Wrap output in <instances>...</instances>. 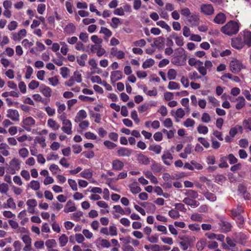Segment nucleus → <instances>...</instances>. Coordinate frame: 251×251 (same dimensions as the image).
<instances>
[{"mask_svg": "<svg viewBox=\"0 0 251 251\" xmlns=\"http://www.w3.org/2000/svg\"><path fill=\"white\" fill-rule=\"evenodd\" d=\"M79 176L86 179L92 177V172L89 169H85L79 174Z\"/></svg>", "mask_w": 251, "mask_h": 251, "instance_id": "c85d7f7f", "label": "nucleus"}, {"mask_svg": "<svg viewBox=\"0 0 251 251\" xmlns=\"http://www.w3.org/2000/svg\"><path fill=\"white\" fill-rule=\"evenodd\" d=\"M31 188L35 191H37L40 188V183L37 180H33L30 183Z\"/></svg>", "mask_w": 251, "mask_h": 251, "instance_id": "a18cd8bd", "label": "nucleus"}, {"mask_svg": "<svg viewBox=\"0 0 251 251\" xmlns=\"http://www.w3.org/2000/svg\"><path fill=\"white\" fill-rule=\"evenodd\" d=\"M88 56L86 54H82L80 56L77 57V62L81 66L85 65V61L87 59Z\"/></svg>", "mask_w": 251, "mask_h": 251, "instance_id": "c756f323", "label": "nucleus"}, {"mask_svg": "<svg viewBox=\"0 0 251 251\" xmlns=\"http://www.w3.org/2000/svg\"><path fill=\"white\" fill-rule=\"evenodd\" d=\"M74 77L75 81L78 83H80L82 81L81 75L77 71H75L74 73Z\"/></svg>", "mask_w": 251, "mask_h": 251, "instance_id": "774afa93", "label": "nucleus"}, {"mask_svg": "<svg viewBox=\"0 0 251 251\" xmlns=\"http://www.w3.org/2000/svg\"><path fill=\"white\" fill-rule=\"evenodd\" d=\"M226 17L225 14L220 12L217 14L213 19V22L219 25H222L226 21Z\"/></svg>", "mask_w": 251, "mask_h": 251, "instance_id": "2eb2a0df", "label": "nucleus"}, {"mask_svg": "<svg viewBox=\"0 0 251 251\" xmlns=\"http://www.w3.org/2000/svg\"><path fill=\"white\" fill-rule=\"evenodd\" d=\"M189 228L192 231H199L201 229L200 226L198 224H192L188 226Z\"/></svg>", "mask_w": 251, "mask_h": 251, "instance_id": "338daca9", "label": "nucleus"}, {"mask_svg": "<svg viewBox=\"0 0 251 251\" xmlns=\"http://www.w3.org/2000/svg\"><path fill=\"white\" fill-rule=\"evenodd\" d=\"M237 103L236 104V108L238 110L242 109L245 105V99L242 96H240L237 99Z\"/></svg>", "mask_w": 251, "mask_h": 251, "instance_id": "a878e982", "label": "nucleus"}, {"mask_svg": "<svg viewBox=\"0 0 251 251\" xmlns=\"http://www.w3.org/2000/svg\"><path fill=\"white\" fill-rule=\"evenodd\" d=\"M49 126L54 130H57L59 128V125L52 119H50L48 121Z\"/></svg>", "mask_w": 251, "mask_h": 251, "instance_id": "58836bf2", "label": "nucleus"}, {"mask_svg": "<svg viewBox=\"0 0 251 251\" xmlns=\"http://www.w3.org/2000/svg\"><path fill=\"white\" fill-rule=\"evenodd\" d=\"M58 77L55 76L54 77H50L48 80L50 84L53 86L57 85L59 83Z\"/></svg>", "mask_w": 251, "mask_h": 251, "instance_id": "864d4df0", "label": "nucleus"}, {"mask_svg": "<svg viewBox=\"0 0 251 251\" xmlns=\"http://www.w3.org/2000/svg\"><path fill=\"white\" fill-rule=\"evenodd\" d=\"M6 165L8 166L7 163ZM20 160L18 158H14L10 161L6 172L11 175H14L16 174L17 171H18L20 169Z\"/></svg>", "mask_w": 251, "mask_h": 251, "instance_id": "7ed1b4c3", "label": "nucleus"}, {"mask_svg": "<svg viewBox=\"0 0 251 251\" xmlns=\"http://www.w3.org/2000/svg\"><path fill=\"white\" fill-rule=\"evenodd\" d=\"M201 11L206 15H211L213 14L214 9L210 4H202L201 6Z\"/></svg>", "mask_w": 251, "mask_h": 251, "instance_id": "423d86ee", "label": "nucleus"}, {"mask_svg": "<svg viewBox=\"0 0 251 251\" xmlns=\"http://www.w3.org/2000/svg\"><path fill=\"white\" fill-rule=\"evenodd\" d=\"M230 70L234 74H238L243 68L242 63L237 59L231 60L229 64Z\"/></svg>", "mask_w": 251, "mask_h": 251, "instance_id": "20e7f679", "label": "nucleus"}, {"mask_svg": "<svg viewBox=\"0 0 251 251\" xmlns=\"http://www.w3.org/2000/svg\"><path fill=\"white\" fill-rule=\"evenodd\" d=\"M191 219L194 221L201 222L202 221V217L201 215L198 213L193 214L191 216Z\"/></svg>", "mask_w": 251, "mask_h": 251, "instance_id": "de8ad7c7", "label": "nucleus"}, {"mask_svg": "<svg viewBox=\"0 0 251 251\" xmlns=\"http://www.w3.org/2000/svg\"><path fill=\"white\" fill-rule=\"evenodd\" d=\"M124 167V163L119 159L113 160L112 162V168L114 171H121Z\"/></svg>", "mask_w": 251, "mask_h": 251, "instance_id": "ddd939ff", "label": "nucleus"}, {"mask_svg": "<svg viewBox=\"0 0 251 251\" xmlns=\"http://www.w3.org/2000/svg\"><path fill=\"white\" fill-rule=\"evenodd\" d=\"M222 232L226 233L231 230L232 226L231 224L221 218L218 223Z\"/></svg>", "mask_w": 251, "mask_h": 251, "instance_id": "39448f33", "label": "nucleus"}, {"mask_svg": "<svg viewBox=\"0 0 251 251\" xmlns=\"http://www.w3.org/2000/svg\"><path fill=\"white\" fill-rule=\"evenodd\" d=\"M40 92L46 98H50L51 96V89L44 84H41L40 86Z\"/></svg>", "mask_w": 251, "mask_h": 251, "instance_id": "4468645a", "label": "nucleus"}, {"mask_svg": "<svg viewBox=\"0 0 251 251\" xmlns=\"http://www.w3.org/2000/svg\"><path fill=\"white\" fill-rule=\"evenodd\" d=\"M69 73V69L66 67H63L60 68V74L64 78L68 77Z\"/></svg>", "mask_w": 251, "mask_h": 251, "instance_id": "49530a36", "label": "nucleus"}, {"mask_svg": "<svg viewBox=\"0 0 251 251\" xmlns=\"http://www.w3.org/2000/svg\"><path fill=\"white\" fill-rule=\"evenodd\" d=\"M226 180V177L222 175H216L215 177V181L219 184L223 183Z\"/></svg>", "mask_w": 251, "mask_h": 251, "instance_id": "09e8293b", "label": "nucleus"}, {"mask_svg": "<svg viewBox=\"0 0 251 251\" xmlns=\"http://www.w3.org/2000/svg\"><path fill=\"white\" fill-rule=\"evenodd\" d=\"M23 123L25 126H24L25 129L27 131H30L31 130L30 126H33L35 124V120L31 117H28L24 119L23 120Z\"/></svg>", "mask_w": 251, "mask_h": 251, "instance_id": "1a4fd4ad", "label": "nucleus"}, {"mask_svg": "<svg viewBox=\"0 0 251 251\" xmlns=\"http://www.w3.org/2000/svg\"><path fill=\"white\" fill-rule=\"evenodd\" d=\"M197 130L200 134H206L208 131V129L206 126L200 125L197 127Z\"/></svg>", "mask_w": 251, "mask_h": 251, "instance_id": "3c124183", "label": "nucleus"}, {"mask_svg": "<svg viewBox=\"0 0 251 251\" xmlns=\"http://www.w3.org/2000/svg\"><path fill=\"white\" fill-rule=\"evenodd\" d=\"M187 56L185 50L182 48H178L175 50V52L171 59V62L177 66H184L186 63Z\"/></svg>", "mask_w": 251, "mask_h": 251, "instance_id": "f257e3e1", "label": "nucleus"}, {"mask_svg": "<svg viewBox=\"0 0 251 251\" xmlns=\"http://www.w3.org/2000/svg\"><path fill=\"white\" fill-rule=\"evenodd\" d=\"M63 126L61 127L62 131L67 134H71L72 133V123L69 120L68 121H65L63 123Z\"/></svg>", "mask_w": 251, "mask_h": 251, "instance_id": "dca6fc26", "label": "nucleus"}, {"mask_svg": "<svg viewBox=\"0 0 251 251\" xmlns=\"http://www.w3.org/2000/svg\"><path fill=\"white\" fill-rule=\"evenodd\" d=\"M66 206H69L68 208H65L64 209V212L66 213L70 212H74L76 209L75 205V203L71 200L68 201Z\"/></svg>", "mask_w": 251, "mask_h": 251, "instance_id": "b1692460", "label": "nucleus"}, {"mask_svg": "<svg viewBox=\"0 0 251 251\" xmlns=\"http://www.w3.org/2000/svg\"><path fill=\"white\" fill-rule=\"evenodd\" d=\"M156 25L162 28L165 29L167 31H170L171 30L170 26L163 21H159L157 22Z\"/></svg>", "mask_w": 251, "mask_h": 251, "instance_id": "79ce46f5", "label": "nucleus"}, {"mask_svg": "<svg viewBox=\"0 0 251 251\" xmlns=\"http://www.w3.org/2000/svg\"><path fill=\"white\" fill-rule=\"evenodd\" d=\"M181 14L186 18L188 17L190 15H191V13L190 12V9L187 7H185L180 10Z\"/></svg>", "mask_w": 251, "mask_h": 251, "instance_id": "e2e57ef3", "label": "nucleus"}, {"mask_svg": "<svg viewBox=\"0 0 251 251\" xmlns=\"http://www.w3.org/2000/svg\"><path fill=\"white\" fill-rule=\"evenodd\" d=\"M230 216L233 219H235L236 217L241 215V213L244 212L243 208L241 205H238L236 208H233L229 210Z\"/></svg>", "mask_w": 251, "mask_h": 251, "instance_id": "9b49d317", "label": "nucleus"}, {"mask_svg": "<svg viewBox=\"0 0 251 251\" xmlns=\"http://www.w3.org/2000/svg\"><path fill=\"white\" fill-rule=\"evenodd\" d=\"M207 245V241L205 239H202L198 241L196 244V247L198 251H202Z\"/></svg>", "mask_w": 251, "mask_h": 251, "instance_id": "7c9ffc66", "label": "nucleus"}, {"mask_svg": "<svg viewBox=\"0 0 251 251\" xmlns=\"http://www.w3.org/2000/svg\"><path fill=\"white\" fill-rule=\"evenodd\" d=\"M187 19L188 21L193 25L197 24L200 20L198 15L194 13H191Z\"/></svg>", "mask_w": 251, "mask_h": 251, "instance_id": "412c9836", "label": "nucleus"}, {"mask_svg": "<svg viewBox=\"0 0 251 251\" xmlns=\"http://www.w3.org/2000/svg\"><path fill=\"white\" fill-rule=\"evenodd\" d=\"M103 144L109 150L113 149L117 146L116 144L109 140L104 141Z\"/></svg>", "mask_w": 251, "mask_h": 251, "instance_id": "8fccbe9b", "label": "nucleus"}, {"mask_svg": "<svg viewBox=\"0 0 251 251\" xmlns=\"http://www.w3.org/2000/svg\"><path fill=\"white\" fill-rule=\"evenodd\" d=\"M19 153L20 155L23 158H25L28 155V151L27 149L25 148L21 149L19 151Z\"/></svg>", "mask_w": 251, "mask_h": 251, "instance_id": "0e129e2a", "label": "nucleus"}, {"mask_svg": "<svg viewBox=\"0 0 251 251\" xmlns=\"http://www.w3.org/2000/svg\"><path fill=\"white\" fill-rule=\"evenodd\" d=\"M162 159L163 161V163L169 166L171 165V163L167 160V159H170L172 160L173 159V157L172 154L170 153L169 151H164L163 154L162 155Z\"/></svg>", "mask_w": 251, "mask_h": 251, "instance_id": "f3484780", "label": "nucleus"}, {"mask_svg": "<svg viewBox=\"0 0 251 251\" xmlns=\"http://www.w3.org/2000/svg\"><path fill=\"white\" fill-rule=\"evenodd\" d=\"M231 45L235 49H240L243 47V42L241 38H236L232 40Z\"/></svg>", "mask_w": 251, "mask_h": 251, "instance_id": "aec40b11", "label": "nucleus"}, {"mask_svg": "<svg viewBox=\"0 0 251 251\" xmlns=\"http://www.w3.org/2000/svg\"><path fill=\"white\" fill-rule=\"evenodd\" d=\"M168 214L170 217L174 219H177L180 216L179 212L176 209H171L169 211Z\"/></svg>", "mask_w": 251, "mask_h": 251, "instance_id": "37998d69", "label": "nucleus"}, {"mask_svg": "<svg viewBox=\"0 0 251 251\" xmlns=\"http://www.w3.org/2000/svg\"><path fill=\"white\" fill-rule=\"evenodd\" d=\"M189 76L191 80H195L196 79H200L201 78V76L199 75L198 73L195 71L190 73L189 74Z\"/></svg>", "mask_w": 251, "mask_h": 251, "instance_id": "5fc2aeb1", "label": "nucleus"}, {"mask_svg": "<svg viewBox=\"0 0 251 251\" xmlns=\"http://www.w3.org/2000/svg\"><path fill=\"white\" fill-rule=\"evenodd\" d=\"M48 250L56 247L57 243L55 239H48L45 242Z\"/></svg>", "mask_w": 251, "mask_h": 251, "instance_id": "473e14b6", "label": "nucleus"}, {"mask_svg": "<svg viewBox=\"0 0 251 251\" xmlns=\"http://www.w3.org/2000/svg\"><path fill=\"white\" fill-rule=\"evenodd\" d=\"M100 33L104 34L105 36L108 38L111 36L112 34L110 29L105 27H101Z\"/></svg>", "mask_w": 251, "mask_h": 251, "instance_id": "c03bdc74", "label": "nucleus"}, {"mask_svg": "<svg viewBox=\"0 0 251 251\" xmlns=\"http://www.w3.org/2000/svg\"><path fill=\"white\" fill-rule=\"evenodd\" d=\"M8 185L7 184L2 183L0 184V192L1 194H6L8 191Z\"/></svg>", "mask_w": 251, "mask_h": 251, "instance_id": "4d7b16f0", "label": "nucleus"}, {"mask_svg": "<svg viewBox=\"0 0 251 251\" xmlns=\"http://www.w3.org/2000/svg\"><path fill=\"white\" fill-rule=\"evenodd\" d=\"M195 124V122L194 120L190 118H188L186 120V121L184 122V126L186 127H192L194 126Z\"/></svg>", "mask_w": 251, "mask_h": 251, "instance_id": "603ef678", "label": "nucleus"}, {"mask_svg": "<svg viewBox=\"0 0 251 251\" xmlns=\"http://www.w3.org/2000/svg\"><path fill=\"white\" fill-rule=\"evenodd\" d=\"M123 72L121 71H114L111 72L110 79L112 83L121 80L123 77Z\"/></svg>", "mask_w": 251, "mask_h": 251, "instance_id": "9d476101", "label": "nucleus"}, {"mask_svg": "<svg viewBox=\"0 0 251 251\" xmlns=\"http://www.w3.org/2000/svg\"><path fill=\"white\" fill-rule=\"evenodd\" d=\"M7 117L13 121H19V114L17 110L10 109L7 110Z\"/></svg>", "mask_w": 251, "mask_h": 251, "instance_id": "f8f14e48", "label": "nucleus"}, {"mask_svg": "<svg viewBox=\"0 0 251 251\" xmlns=\"http://www.w3.org/2000/svg\"><path fill=\"white\" fill-rule=\"evenodd\" d=\"M167 75L169 80L175 79L176 76V72L173 69H170L168 70Z\"/></svg>", "mask_w": 251, "mask_h": 251, "instance_id": "ea45409f", "label": "nucleus"}, {"mask_svg": "<svg viewBox=\"0 0 251 251\" xmlns=\"http://www.w3.org/2000/svg\"><path fill=\"white\" fill-rule=\"evenodd\" d=\"M181 239L182 240V241L179 242L180 247L182 250L185 251L188 248L190 245L189 241L188 238L185 237L181 238Z\"/></svg>", "mask_w": 251, "mask_h": 251, "instance_id": "cd10ccee", "label": "nucleus"}, {"mask_svg": "<svg viewBox=\"0 0 251 251\" xmlns=\"http://www.w3.org/2000/svg\"><path fill=\"white\" fill-rule=\"evenodd\" d=\"M68 184L72 188V189L74 191H76L77 190V186L76 181L72 179H69L68 180Z\"/></svg>", "mask_w": 251, "mask_h": 251, "instance_id": "6e6d98bb", "label": "nucleus"}, {"mask_svg": "<svg viewBox=\"0 0 251 251\" xmlns=\"http://www.w3.org/2000/svg\"><path fill=\"white\" fill-rule=\"evenodd\" d=\"M91 50L93 53H96L99 57L102 56L106 52L102 48L101 45H92L91 47Z\"/></svg>", "mask_w": 251, "mask_h": 251, "instance_id": "6e6552de", "label": "nucleus"}, {"mask_svg": "<svg viewBox=\"0 0 251 251\" xmlns=\"http://www.w3.org/2000/svg\"><path fill=\"white\" fill-rule=\"evenodd\" d=\"M239 29L238 24L234 21L230 20L222 27L221 31L225 34L232 36L236 34L238 32Z\"/></svg>", "mask_w": 251, "mask_h": 251, "instance_id": "f03ea898", "label": "nucleus"}, {"mask_svg": "<svg viewBox=\"0 0 251 251\" xmlns=\"http://www.w3.org/2000/svg\"><path fill=\"white\" fill-rule=\"evenodd\" d=\"M68 241V238L65 234H62L59 238V242L61 247H64L66 245Z\"/></svg>", "mask_w": 251, "mask_h": 251, "instance_id": "c9c22d12", "label": "nucleus"}, {"mask_svg": "<svg viewBox=\"0 0 251 251\" xmlns=\"http://www.w3.org/2000/svg\"><path fill=\"white\" fill-rule=\"evenodd\" d=\"M111 21H112V23L110 24V25L113 28H116L118 27V25L120 22V19L117 17H113Z\"/></svg>", "mask_w": 251, "mask_h": 251, "instance_id": "69168bd1", "label": "nucleus"}, {"mask_svg": "<svg viewBox=\"0 0 251 251\" xmlns=\"http://www.w3.org/2000/svg\"><path fill=\"white\" fill-rule=\"evenodd\" d=\"M151 169L154 174H156L161 172L162 170V166L161 164L154 163L151 165Z\"/></svg>", "mask_w": 251, "mask_h": 251, "instance_id": "bb28decb", "label": "nucleus"}, {"mask_svg": "<svg viewBox=\"0 0 251 251\" xmlns=\"http://www.w3.org/2000/svg\"><path fill=\"white\" fill-rule=\"evenodd\" d=\"M137 160L139 163L144 165H148L150 162L149 158L142 153L137 155Z\"/></svg>", "mask_w": 251, "mask_h": 251, "instance_id": "5701e85b", "label": "nucleus"}, {"mask_svg": "<svg viewBox=\"0 0 251 251\" xmlns=\"http://www.w3.org/2000/svg\"><path fill=\"white\" fill-rule=\"evenodd\" d=\"M154 64V60L151 58L147 59L142 64L144 69H147L152 67Z\"/></svg>", "mask_w": 251, "mask_h": 251, "instance_id": "e433bc0d", "label": "nucleus"}, {"mask_svg": "<svg viewBox=\"0 0 251 251\" xmlns=\"http://www.w3.org/2000/svg\"><path fill=\"white\" fill-rule=\"evenodd\" d=\"M87 117V113L86 111L84 110H79L75 118V122H80L81 120L82 119H84L86 118Z\"/></svg>", "mask_w": 251, "mask_h": 251, "instance_id": "393cba45", "label": "nucleus"}, {"mask_svg": "<svg viewBox=\"0 0 251 251\" xmlns=\"http://www.w3.org/2000/svg\"><path fill=\"white\" fill-rule=\"evenodd\" d=\"M168 88L170 90H179L180 89V85L176 82L170 81L169 83Z\"/></svg>", "mask_w": 251, "mask_h": 251, "instance_id": "a19ab883", "label": "nucleus"}, {"mask_svg": "<svg viewBox=\"0 0 251 251\" xmlns=\"http://www.w3.org/2000/svg\"><path fill=\"white\" fill-rule=\"evenodd\" d=\"M198 140L200 142L205 148H208L210 146L209 142L206 139L203 137H199Z\"/></svg>", "mask_w": 251, "mask_h": 251, "instance_id": "052dcab7", "label": "nucleus"}, {"mask_svg": "<svg viewBox=\"0 0 251 251\" xmlns=\"http://www.w3.org/2000/svg\"><path fill=\"white\" fill-rule=\"evenodd\" d=\"M172 37L175 40L176 43L178 46L181 47L183 46V38L182 36H178L175 33Z\"/></svg>", "mask_w": 251, "mask_h": 251, "instance_id": "f704fd0d", "label": "nucleus"}, {"mask_svg": "<svg viewBox=\"0 0 251 251\" xmlns=\"http://www.w3.org/2000/svg\"><path fill=\"white\" fill-rule=\"evenodd\" d=\"M182 201L186 204L190 205L192 207H196L198 206L200 204L198 201L189 198H185Z\"/></svg>", "mask_w": 251, "mask_h": 251, "instance_id": "6ab92c4d", "label": "nucleus"}, {"mask_svg": "<svg viewBox=\"0 0 251 251\" xmlns=\"http://www.w3.org/2000/svg\"><path fill=\"white\" fill-rule=\"evenodd\" d=\"M185 195L188 197L187 198H191L193 199L198 198L199 196L198 192L196 191L193 190H187L185 192Z\"/></svg>", "mask_w": 251, "mask_h": 251, "instance_id": "2f4dec72", "label": "nucleus"}, {"mask_svg": "<svg viewBox=\"0 0 251 251\" xmlns=\"http://www.w3.org/2000/svg\"><path fill=\"white\" fill-rule=\"evenodd\" d=\"M76 30V27L73 23H69L64 28V32L68 35L74 34Z\"/></svg>", "mask_w": 251, "mask_h": 251, "instance_id": "a211bd4d", "label": "nucleus"}, {"mask_svg": "<svg viewBox=\"0 0 251 251\" xmlns=\"http://www.w3.org/2000/svg\"><path fill=\"white\" fill-rule=\"evenodd\" d=\"M83 215V212L81 211L75 212L73 214L72 219L75 221H78L79 218Z\"/></svg>", "mask_w": 251, "mask_h": 251, "instance_id": "680f3d73", "label": "nucleus"}, {"mask_svg": "<svg viewBox=\"0 0 251 251\" xmlns=\"http://www.w3.org/2000/svg\"><path fill=\"white\" fill-rule=\"evenodd\" d=\"M162 150V147L159 145H151L149 147V150L154 152L156 154H159Z\"/></svg>", "mask_w": 251, "mask_h": 251, "instance_id": "72a5a7b5", "label": "nucleus"}, {"mask_svg": "<svg viewBox=\"0 0 251 251\" xmlns=\"http://www.w3.org/2000/svg\"><path fill=\"white\" fill-rule=\"evenodd\" d=\"M244 43L248 47H251V32L246 31L244 32Z\"/></svg>", "mask_w": 251, "mask_h": 251, "instance_id": "4be33fe9", "label": "nucleus"}, {"mask_svg": "<svg viewBox=\"0 0 251 251\" xmlns=\"http://www.w3.org/2000/svg\"><path fill=\"white\" fill-rule=\"evenodd\" d=\"M92 41L96 44L95 45H100L102 42V39L99 38L98 36L94 35L91 37Z\"/></svg>", "mask_w": 251, "mask_h": 251, "instance_id": "bf43d9fd", "label": "nucleus"}, {"mask_svg": "<svg viewBox=\"0 0 251 251\" xmlns=\"http://www.w3.org/2000/svg\"><path fill=\"white\" fill-rule=\"evenodd\" d=\"M129 187L131 192L134 194H136L141 191V188L137 185V183L131 184Z\"/></svg>", "mask_w": 251, "mask_h": 251, "instance_id": "4c0bfd02", "label": "nucleus"}, {"mask_svg": "<svg viewBox=\"0 0 251 251\" xmlns=\"http://www.w3.org/2000/svg\"><path fill=\"white\" fill-rule=\"evenodd\" d=\"M133 150L125 147H120L117 151V155L119 157H129L131 155Z\"/></svg>", "mask_w": 251, "mask_h": 251, "instance_id": "0eeeda50", "label": "nucleus"}, {"mask_svg": "<svg viewBox=\"0 0 251 251\" xmlns=\"http://www.w3.org/2000/svg\"><path fill=\"white\" fill-rule=\"evenodd\" d=\"M39 86V82L36 80H32L31 82L28 84V87L29 89L31 90H34Z\"/></svg>", "mask_w": 251, "mask_h": 251, "instance_id": "13d9d810", "label": "nucleus"}]
</instances>
